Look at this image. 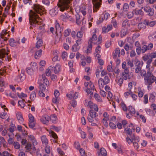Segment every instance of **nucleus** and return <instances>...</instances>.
Returning a JSON list of instances; mask_svg holds the SVG:
<instances>
[{"instance_id":"bf43d9fd","label":"nucleus","mask_w":156,"mask_h":156,"mask_svg":"<svg viewBox=\"0 0 156 156\" xmlns=\"http://www.w3.org/2000/svg\"><path fill=\"white\" fill-rule=\"evenodd\" d=\"M29 122H34V117L32 115L30 114L29 115Z\"/></svg>"},{"instance_id":"20e7f679","label":"nucleus","mask_w":156,"mask_h":156,"mask_svg":"<svg viewBox=\"0 0 156 156\" xmlns=\"http://www.w3.org/2000/svg\"><path fill=\"white\" fill-rule=\"evenodd\" d=\"M72 0H59L58 4L60 10L63 12L65 9H68L70 6L69 4Z\"/></svg>"},{"instance_id":"72a5a7b5","label":"nucleus","mask_w":156,"mask_h":156,"mask_svg":"<svg viewBox=\"0 0 156 156\" xmlns=\"http://www.w3.org/2000/svg\"><path fill=\"white\" fill-rule=\"evenodd\" d=\"M2 144L3 146H5L6 144V142L3 137L0 136V146L2 145Z\"/></svg>"},{"instance_id":"4c0bfd02","label":"nucleus","mask_w":156,"mask_h":156,"mask_svg":"<svg viewBox=\"0 0 156 156\" xmlns=\"http://www.w3.org/2000/svg\"><path fill=\"white\" fill-rule=\"evenodd\" d=\"M126 62H123L122 64V67L124 69V72H128V71L129 70L128 69L126 66Z\"/></svg>"},{"instance_id":"cd10ccee","label":"nucleus","mask_w":156,"mask_h":156,"mask_svg":"<svg viewBox=\"0 0 156 156\" xmlns=\"http://www.w3.org/2000/svg\"><path fill=\"white\" fill-rule=\"evenodd\" d=\"M42 50L40 49L37 51L35 55V58L36 59H38L41 55Z\"/></svg>"},{"instance_id":"0e129e2a","label":"nucleus","mask_w":156,"mask_h":156,"mask_svg":"<svg viewBox=\"0 0 156 156\" xmlns=\"http://www.w3.org/2000/svg\"><path fill=\"white\" fill-rule=\"evenodd\" d=\"M109 126L112 129H114L116 128V125L111 122H109Z\"/></svg>"},{"instance_id":"aec40b11","label":"nucleus","mask_w":156,"mask_h":156,"mask_svg":"<svg viewBox=\"0 0 156 156\" xmlns=\"http://www.w3.org/2000/svg\"><path fill=\"white\" fill-rule=\"evenodd\" d=\"M16 116L17 120L20 123H22L23 121V119L22 117V114L21 112H18L16 113Z\"/></svg>"},{"instance_id":"9b49d317","label":"nucleus","mask_w":156,"mask_h":156,"mask_svg":"<svg viewBox=\"0 0 156 156\" xmlns=\"http://www.w3.org/2000/svg\"><path fill=\"white\" fill-rule=\"evenodd\" d=\"M129 112L126 114V117L127 118H130L135 113V111L134 108L131 106H129L128 107L127 109Z\"/></svg>"},{"instance_id":"a19ab883","label":"nucleus","mask_w":156,"mask_h":156,"mask_svg":"<svg viewBox=\"0 0 156 156\" xmlns=\"http://www.w3.org/2000/svg\"><path fill=\"white\" fill-rule=\"evenodd\" d=\"M129 5L128 4L125 3L123 6V10L124 11L127 12L128 10L129 9Z\"/></svg>"},{"instance_id":"a211bd4d","label":"nucleus","mask_w":156,"mask_h":156,"mask_svg":"<svg viewBox=\"0 0 156 156\" xmlns=\"http://www.w3.org/2000/svg\"><path fill=\"white\" fill-rule=\"evenodd\" d=\"M107 154V151L105 149L102 147L100 149V151L98 153V156H106Z\"/></svg>"},{"instance_id":"2eb2a0df","label":"nucleus","mask_w":156,"mask_h":156,"mask_svg":"<svg viewBox=\"0 0 156 156\" xmlns=\"http://www.w3.org/2000/svg\"><path fill=\"white\" fill-rule=\"evenodd\" d=\"M40 120L43 124L47 125L49 122V116L48 115L43 116L41 118Z\"/></svg>"},{"instance_id":"a18cd8bd","label":"nucleus","mask_w":156,"mask_h":156,"mask_svg":"<svg viewBox=\"0 0 156 156\" xmlns=\"http://www.w3.org/2000/svg\"><path fill=\"white\" fill-rule=\"evenodd\" d=\"M57 13V12L54 9H52L50 10L49 14L52 16H55Z\"/></svg>"},{"instance_id":"37998d69","label":"nucleus","mask_w":156,"mask_h":156,"mask_svg":"<svg viewBox=\"0 0 156 156\" xmlns=\"http://www.w3.org/2000/svg\"><path fill=\"white\" fill-rule=\"evenodd\" d=\"M60 99V98L59 97H55V98H53L52 99V101L53 103L58 104L59 103Z\"/></svg>"},{"instance_id":"c03bdc74","label":"nucleus","mask_w":156,"mask_h":156,"mask_svg":"<svg viewBox=\"0 0 156 156\" xmlns=\"http://www.w3.org/2000/svg\"><path fill=\"white\" fill-rule=\"evenodd\" d=\"M146 23L147 25H149L151 27H153L154 25L156 22L154 21H152L150 22L147 21L146 22Z\"/></svg>"},{"instance_id":"393cba45","label":"nucleus","mask_w":156,"mask_h":156,"mask_svg":"<svg viewBox=\"0 0 156 156\" xmlns=\"http://www.w3.org/2000/svg\"><path fill=\"white\" fill-rule=\"evenodd\" d=\"M92 48V41H91V39L89 40L88 42V45L87 47V54H88V53H89L90 51L91 50V49Z\"/></svg>"},{"instance_id":"b1692460","label":"nucleus","mask_w":156,"mask_h":156,"mask_svg":"<svg viewBox=\"0 0 156 156\" xmlns=\"http://www.w3.org/2000/svg\"><path fill=\"white\" fill-rule=\"evenodd\" d=\"M41 139L43 144H44L45 145L48 144V139L45 135H43L41 137Z\"/></svg>"},{"instance_id":"f8f14e48","label":"nucleus","mask_w":156,"mask_h":156,"mask_svg":"<svg viewBox=\"0 0 156 156\" xmlns=\"http://www.w3.org/2000/svg\"><path fill=\"white\" fill-rule=\"evenodd\" d=\"M153 47V44L150 43L148 45H144L141 48L142 53H145L147 50H150Z\"/></svg>"},{"instance_id":"c85d7f7f","label":"nucleus","mask_w":156,"mask_h":156,"mask_svg":"<svg viewBox=\"0 0 156 156\" xmlns=\"http://www.w3.org/2000/svg\"><path fill=\"white\" fill-rule=\"evenodd\" d=\"M49 118L52 123H56V121L57 120V117L55 115L53 114L51 115Z\"/></svg>"},{"instance_id":"864d4df0","label":"nucleus","mask_w":156,"mask_h":156,"mask_svg":"<svg viewBox=\"0 0 156 156\" xmlns=\"http://www.w3.org/2000/svg\"><path fill=\"white\" fill-rule=\"evenodd\" d=\"M91 39V41H92V43L93 41H95L96 40H97V37L96 34H94L91 38L90 39V40Z\"/></svg>"},{"instance_id":"f3484780","label":"nucleus","mask_w":156,"mask_h":156,"mask_svg":"<svg viewBox=\"0 0 156 156\" xmlns=\"http://www.w3.org/2000/svg\"><path fill=\"white\" fill-rule=\"evenodd\" d=\"M120 50L119 48H116L115 50V52L113 53V56L114 58H115L116 57H119L120 56Z\"/></svg>"},{"instance_id":"8fccbe9b","label":"nucleus","mask_w":156,"mask_h":156,"mask_svg":"<svg viewBox=\"0 0 156 156\" xmlns=\"http://www.w3.org/2000/svg\"><path fill=\"white\" fill-rule=\"evenodd\" d=\"M36 97V93L35 91H33L30 95V98L31 100H33Z\"/></svg>"},{"instance_id":"e2e57ef3","label":"nucleus","mask_w":156,"mask_h":156,"mask_svg":"<svg viewBox=\"0 0 156 156\" xmlns=\"http://www.w3.org/2000/svg\"><path fill=\"white\" fill-rule=\"evenodd\" d=\"M9 8L10 7H9L8 9H7L6 8H5V11L3 15L4 17H6L7 16V15L8 14V10Z\"/></svg>"},{"instance_id":"ddd939ff","label":"nucleus","mask_w":156,"mask_h":156,"mask_svg":"<svg viewBox=\"0 0 156 156\" xmlns=\"http://www.w3.org/2000/svg\"><path fill=\"white\" fill-rule=\"evenodd\" d=\"M25 78L24 74L22 71L20 74L16 77L15 80L18 82H20L23 81Z\"/></svg>"},{"instance_id":"4468645a","label":"nucleus","mask_w":156,"mask_h":156,"mask_svg":"<svg viewBox=\"0 0 156 156\" xmlns=\"http://www.w3.org/2000/svg\"><path fill=\"white\" fill-rule=\"evenodd\" d=\"M49 70H53L54 72L55 73H58L60 70L61 66L59 64H57L54 67H52L51 66L49 67Z\"/></svg>"},{"instance_id":"f704fd0d","label":"nucleus","mask_w":156,"mask_h":156,"mask_svg":"<svg viewBox=\"0 0 156 156\" xmlns=\"http://www.w3.org/2000/svg\"><path fill=\"white\" fill-rule=\"evenodd\" d=\"M30 67L35 71L37 69V64L35 62H32L31 64V67Z\"/></svg>"},{"instance_id":"7ed1b4c3","label":"nucleus","mask_w":156,"mask_h":156,"mask_svg":"<svg viewBox=\"0 0 156 156\" xmlns=\"http://www.w3.org/2000/svg\"><path fill=\"white\" fill-rule=\"evenodd\" d=\"M144 77V83L146 85H150L156 81V77L154 76L149 70L145 72V73L141 76Z\"/></svg>"},{"instance_id":"603ef678","label":"nucleus","mask_w":156,"mask_h":156,"mask_svg":"<svg viewBox=\"0 0 156 156\" xmlns=\"http://www.w3.org/2000/svg\"><path fill=\"white\" fill-rule=\"evenodd\" d=\"M59 53V52L57 50H55L51 52L52 56H58Z\"/></svg>"},{"instance_id":"423d86ee","label":"nucleus","mask_w":156,"mask_h":156,"mask_svg":"<svg viewBox=\"0 0 156 156\" xmlns=\"http://www.w3.org/2000/svg\"><path fill=\"white\" fill-rule=\"evenodd\" d=\"M90 116L87 117V119L90 122H92L94 121L93 119L97 117L98 114L93 109H91L89 112Z\"/></svg>"},{"instance_id":"6e6552de","label":"nucleus","mask_w":156,"mask_h":156,"mask_svg":"<svg viewBox=\"0 0 156 156\" xmlns=\"http://www.w3.org/2000/svg\"><path fill=\"white\" fill-rule=\"evenodd\" d=\"M144 9V10L150 16H152L154 13V10L153 8L149 6H145L144 7H142L141 9Z\"/></svg>"},{"instance_id":"09e8293b","label":"nucleus","mask_w":156,"mask_h":156,"mask_svg":"<svg viewBox=\"0 0 156 156\" xmlns=\"http://www.w3.org/2000/svg\"><path fill=\"white\" fill-rule=\"evenodd\" d=\"M94 90L93 89H91L88 88L87 89V92L88 94H90L91 96L93 95V92Z\"/></svg>"},{"instance_id":"58836bf2","label":"nucleus","mask_w":156,"mask_h":156,"mask_svg":"<svg viewBox=\"0 0 156 156\" xmlns=\"http://www.w3.org/2000/svg\"><path fill=\"white\" fill-rule=\"evenodd\" d=\"M49 134L54 139H57L58 137L57 134L51 130H49Z\"/></svg>"},{"instance_id":"9d476101","label":"nucleus","mask_w":156,"mask_h":156,"mask_svg":"<svg viewBox=\"0 0 156 156\" xmlns=\"http://www.w3.org/2000/svg\"><path fill=\"white\" fill-rule=\"evenodd\" d=\"M7 30H3L0 34V40L2 42L7 41V37L9 36L8 34Z\"/></svg>"},{"instance_id":"2f4dec72","label":"nucleus","mask_w":156,"mask_h":156,"mask_svg":"<svg viewBox=\"0 0 156 156\" xmlns=\"http://www.w3.org/2000/svg\"><path fill=\"white\" fill-rule=\"evenodd\" d=\"M80 49V46L75 44L72 47V50L73 51L76 52Z\"/></svg>"},{"instance_id":"6e6d98bb","label":"nucleus","mask_w":156,"mask_h":156,"mask_svg":"<svg viewBox=\"0 0 156 156\" xmlns=\"http://www.w3.org/2000/svg\"><path fill=\"white\" fill-rule=\"evenodd\" d=\"M23 99L22 100H19L18 102L19 105H20L22 108H23L25 106V104L23 102Z\"/></svg>"},{"instance_id":"c756f323","label":"nucleus","mask_w":156,"mask_h":156,"mask_svg":"<svg viewBox=\"0 0 156 156\" xmlns=\"http://www.w3.org/2000/svg\"><path fill=\"white\" fill-rule=\"evenodd\" d=\"M34 71L30 67L27 68L26 69L27 73L30 75H32L34 73Z\"/></svg>"},{"instance_id":"69168bd1","label":"nucleus","mask_w":156,"mask_h":156,"mask_svg":"<svg viewBox=\"0 0 156 156\" xmlns=\"http://www.w3.org/2000/svg\"><path fill=\"white\" fill-rule=\"evenodd\" d=\"M127 64L130 67L131 69H132V68L134 66L133 61L129 60L127 62Z\"/></svg>"},{"instance_id":"ea45409f","label":"nucleus","mask_w":156,"mask_h":156,"mask_svg":"<svg viewBox=\"0 0 156 156\" xmlns=\"http://www.w3.org/2000/svg\"><path fill=\"white\" fill-rule=\"evenodd\" d=\"M55 26L56 32H61V29L60 26L59 24L58 23H56Z\"/></svg>"},{"instance_id":"a878e982","label":"nucleus","mask_w":156,"mask_h":156,"mask_svg":"<svg viewBox=\"0 0 156 156\" xmlns=\"http://www.w3.org/2000/svg\"><path fill=\"white\" fill-rule=\"evenodd\" d=\"M86 8L85 6L84 5H83V6L80 8L79 11L83 16H85L86 14Z\"/></svg>"},{"instance_id":"680f3d73","label":"nucleus","mask_w":156,"mask_h":156,"mask_svg":"<svg viewBox=\"0 0 156 156\" xmlns=\"http://www.w3.org/2000/svg\"><path fill=\"white\" fill-rule=\"evenodd\" d=\"M138 96L139 97H142L144 95V93L143 91L141 90V88H138Z\"/></svg>"},{"instance_id":"338daca9","label":"nucleus","mask_w":156,"mask_h":156,"mask_svg":"<svg viewBox=\"0 0 156 156\" xmlns=\"http://www.w3.org/2000/svg\"><path fill=\"white\" fill-rule=\"evenodd\" d=\"M149 55H145L143 57L142 59L144 61H146L147 60L150 58Z\"/></svg>"},{"instance_id":"7c9ffc66","label":"nucleus","mask_w":156,"mask_h":156,"mask_svg":"<svg viewBox=\"0 0 156 156\" xmlns=\"http://www.w3.org/2000/svg\"><path fill=\"white\" fill-rule=\"evenodd\" d=\"M142 9H140L137 10L136 9H135L134 10V11L135 13V14L136 15H142L144 14V12L142 11Z\"/></svg>"},{"instance_id":"f257e3e1","label":"nucleus","mask_w":156,"mask_h":156,"mask_svg":"<svg viewBox=\"0 0 156 156\" xmlns=\"http://www.w3.org/2000/svg\"><path fill=\"white\" fill-rule=\"evenodd\" d=\"M42 7L39 4H34V11L32 10L30 11L29 14V20L30 25V28H32V27H36V25H40L39 28L40 30H43L44 24L39 21L40 19L39 15L41 16L43 14V10L42 9Z\"/></svg>"},{"instance_id":"e433bc0d","label":"nucleus","mask_w":156,"mask_h":156,"mask_svg":"<svg viewBox=\"0 0 156 156\" xmlns=\"http://www.w3.org/2000/svg\"><path fill=\"white\" fill-rule=\"evenodd\" d=\"M94 97L95 99L98 102L102 101V99L100 98V96L97 93H95L94 94Z\"/></svg>"},{"instance_id":"1a4fd4ad","label":"nucleus","mask_w":156,"mask_h":156,"mask_svg":"<svg viewBox=\"0 0 156 156\" xmlns=\"http://www.w3.org/2000/svg\"><path fill=\"white\" fill-rule=\"evenodd\" d=\"M125 131L126 133L129 135H131L132 133L134 132L135 129L132 123H131L125 129Z\"/></svg>"},{"instance_id":"c9c22d12","label":"nucleus","mask_w":156,"mask_h":156,"mask_svg":"<svg viewBox=\"0 0 156 156\" xmlns=\"http://www.w3.org/2000/svg\"><path fill=\"white\" fill-rule=\"evenodd\" d=\"M103 81L104 83L106 84L109 83L110 79L108 76H105L104 79H103Z\"/></svg>"},{"instance_id":"6ab92c4d","label":"nucleus","mask_w":156,"mask_h":156,"mask_svg":"<svg viewBox=\"0 0 156 156\" xmlns=\"http://www.w3.org/2000/svg\"><path fill=\"white\" fill-rule=\"evenodd\" d=\"M7 55L8 53L7 50L3 48L0 50V58H3L5 55Z\"/></svg>"},{"instance_id":"412c9836","label":"nucleus","mask_w":156,"mask_h":156,"mask_svg":"<svg viewBox=\"0 0 156 156\" xmlns=\"http://www.w3.org/2000/svg\"><path fill=\"white\" fill-rule=\"evenodd\" d=\"M70 15H69V13L65 14L66 18L71 21H74L75 16L73 13H72V12H70Z\"/></svg>"},{"instance_id":"de8ad7c7","label":"nucleus","mask_w":156,"mask_h":156,"mask_svg":"<svg viewBox=\"0 0 156 156\" xmlns=\"http://www.w3.org/2000/svg\"><path fill=\"white\" fill-rule=\"evenodd\" d=\"M71 32V30L69 29H67L65 30L64 32V35L65 37L68 36Z\"/></svg>"},{"instance_id":"79ce46f5","label":"nucleus","mask_w":156,"mask_h":156,"mask_svg":"<svg viewBox=\"0 0 156 156\" xmlns=\"http://www.w3.org/2000/svg\"><path fill=\"white\" fill-rule=\"evenodd\" d=\"M16 127L14 125L12 124V126H10L8 129V130L11 133H13L15 129H16Z\"/></svg>"},{"instance_id":"39448f33","label":"nucleus","mask_w":156,"mask_h":156,"mask_svg":"<svg viewBox=\"0 0 156 156\" xmlns=\"http://www.w3.org/2000/svg\"><path fill=\"white\" fill-rule=\"evenodd\" d=\"M143 63L141 62L140 61H137L135 64V73H140L141 76L144 75L146 71L144 70H142V68L143 66Z\"/></svg>"},{"instance_id":"dca6fc26","label":"nucleus","mask_w":156,"mask_h":156,"mask_svg":"<svg viewBox=\"0 0 156 156\" xmlns=\"http://www.w3.org/2000/svg\"><path fill=\"white\" fill-rule=\"evenodd\" d=\"M122 75L123 76V78L124 80H126L127 79H130L132 76V74L131 73H129V70L128 71V72H124L122 73Z\"/></svg>"},{"instance_id":"bb28decb","label":"nucleus","mask_w":156,"mask_h":156,"mask_svg":"<svg viewBox=\"0 0 156 156\" xmlns=\"http://www.w3.org/2000/svg\"><path fill=\"white\" fill-rule=\"evenodd\" d=\"M10 45L13 47H15L16 46V42L13 38H11L9 41Z\"/></svg>"},{"instance_id":"774afa93","label":"nucleus","mask_w":156,"mask_h":156,"mask_svg":"<svg viewBox=\"0 0 156 156\" xmlns=\"http://www.w3.org/2000/svg\"><path fill=\"white\" fill-rule=\"evenodd\" d=\"M14 140L12 138L9 137L8 140V143L9 145H12L13 143Z\"/></svg>"},{"instance_id":"3c124183","label":"nucleus","mask_w":156,"mask_h":156,"mask_svg":"<svg viewBox=\"0 0 156 156\" xmlns=\"http://www.w3.org/2000/svg\"><path fill=\"white\" fill-rule=\"evenodd\" d=\"M128 34V32L126 30H122L121 32V36L122 37Z\"/></svg>"},{"instance_id":"5701e85b","label":"nucleus","mask_w":156,"mask_h":156,"mask_svg":"<svg viewBox=\"0 0 156 156\" xmlns=\"http://www.w3.org/2000/svg\"><path fill=\"white\" fill-rule=\"evenodd\" d=\"M137 27L139 30H144L146 28V24L144 23H140L138 25Z\"/></svg>"},{"instance_id":"473e14b6","label":"nucleus","mask_w":156,"mask_h":156,"mask_svg":"<svg viewBox=\"0 0 156 156\" xmlns=\"http://www.w3.org/2000/svg\"><path fill=\"white\" fill-rule=\"evenodd\" d=\"M43 44L42 40L41 39H39L36 43V46L37 48H38L42 46Z\"/></svg>"},{"instance_id":"f03ea898","label":"nucleus","mask_w":156,"mask_h":156,"mask_svg":"<svg viewBox=\"0 0 156 156\" xmlns=\"http://www.w3.org/2000/svg\"><path fill=\"white\" fill-rule=\"evenodd\" d=\"M49 76V69H46L45 74H43L42 75V79L43 80V82L46 86H48L49 85V81L48 78L47 77ZM37 83L38 84V87L39 89L38 94L40 96L44 97L45 96V94L43 92L45 91L46 87L42 83V81L41 79H39L38 80Z\"/></svg>"},{"instance_id":"49530a36","label":"nucleus","mask_w":156,"mask_h":156,"mask_svg":"<svg viewBox=\"0 0 156 156\" xmlns=\"http://www.w3.org/2000/svg\"><path fill=\"white\" fill-rule=\"evenodd\" d=\"M68 56V54L66 51H63L62 54V57L63 60H65Z\"/></svg>"},{"instance_id":"052dcab7","label":"nucleus","mask_w":156,"mask_h":156,"mask_svg":"<svg viewBox=\"0 0 156 156\" xmlns=\"http://www.w3.org/2000/svg\"><path fill=\"white\" fill-rule=\"evenodd\" d=\"M7 115V113L5 112H2L0 113V117L2 119H4L5 116Z\"/></svg>"},{"instance_id":"5fc2aeb1","label":"nucleus","mask_w":156,"mask_h":156,"mask_svg":"<svg viewBox=\"0 0 156 156\" xmlns=\"http://www.w3.org/2000/svg\"><path fill=\"white\" fill-rule=\"evenodd\" d=\"M108 119H106L105 118H103L102 121V122L103 124L106 126H108V123L107 122V120H108Z\"/></svg>"},{"instance_id":"4d7b16f0","label":"nucleus","mask_w":156,"mask_h":156,"mask_svg":"<svg viewBox=\"0 0 156 156\" xmlns=\"http://www.w3.org/2000/svg\"><path fill=\"white\" fill-rule=\"evenodd\" d=\"M80 154L81 156H84L85 155V152L83 148H80L79 150Z\"/></svg>"},{"instance_id":"0eeeda50","label":"nucleus","mask_w":156,"mask_h":156,"mask_svg":"<svg viewBox=\"0 0 156 156\" xmlns=\"http://www.w3.org/2000/svg\"><path fill=\"white\" fill-rule=\"evenodd\" d=\"M93 4V12H96L101 5V0H92Z\"/></svg>"},{"instance_id":"4be33fe9","label":"nucleus","mask_w":156,"mask_h":156,"mask_svg":"<svg viewBox=\"0 0 156 156\" xmlns=\"http://www.w3.org/2000/svg\"><path fill=\"white\" fill-rule=\"evenodd\" d=\"M103 79L102 78H100L98 81V84L99 86V89L101 90L102 88H103L105 85H106L103 81Z\"/></svg>"},{"instance_id":"13d9d810","label":"nucleus","mask_w":156,"mask_h":156,"mask_svg":"<svg viewBox=\"0 0 156 156\" xmlns=\"http://www.w3.org/2000/svg\"><path fill=\"white\" fill-rule=\"evenodd\" d=\"M76 23L78 24L80 23L81 21V20L80 19V16L79 14H77L76 16Z\"/></svg>"}]
</instances>
